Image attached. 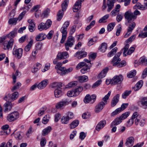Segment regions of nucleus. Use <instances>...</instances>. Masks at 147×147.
Here are the masks:
<instances>
[{
  "instance_id": "53",
  "label": "nucleus",
  "mask_w": 147,
  "mask_h": 147,
  "mask_svg": "<svg viewBox=\"0 0 147 147\" xmlns=\"http://www.w3.org/2000/svg\"><path fill=\"white\" fill-rule=\"evenodd\" d=\"M146 60L145 57H143L140 58L139 60V65L143 64L145 66Z\"/></svg>"
},
{
  "instance_id": "52",
  "label": "nucleus",
  "mask_w": 147,
  "mask_h": 147,
  "mask_svg": "<svg viewBox=\"0 0 147 147\" xmlns=\"http://www.w3.org/2000/svg\"><path fill=\"white\" fill-rule=\"evenodd\" d=\"M129 114L130 113L129 112H127L123 113L119 117L123 120L127 118L129 116Z\"/></svg>"
},
{
  "instance_id": "17",
  "label": "nucleus",
  "mask_w": 147,
  "mask_h": 147,
  "mask_svg": "<svg viewBox=\"0 0 147 147\" xmlns=\"http://www.w3.org/2000/svg\"><path fill=\"white\" fill-rule=\"evenodd\" d=\"M145 123V120L143 119H141L140 117L136 118L135 120V123L136 125H139L141 127L144 126Z\"/></svg>"
},
{
  "instance_id": "9",
  "label": "nucleus",
  "mask_w": 147,
  "mask_h": 147,
  "mask_svg": "<svg viewBox=\"0 0 147 147\" xmlns=\"http://www.w3.org/2000/svg\"><path fill=\"white\" fill-rule=\"evenodd\" d=\"M74 42V38L72 36H69L65 44V49L67 51H68L69 50V47H72Z\"/></svg>"
},
{
  "instance_id": "10",
  "label": "nucleus",
  "mask_w": 147,
  "mask_h": 147,
  "mask_svg": "<svg viewBox=\"0 0 147 147\" xmlns=\"http://www.w3.org/2000/svg\"><path fill=\"white\" fill-rule=\"evenodd\" d=\"M96 98V96L95 95H92L90 96L88 94L86 95L84 100V101L85 103L90 102L91 103H93L95 101Z\"/></svg>"
},
{
  "instance_id": "48",
  "label": "nucleus",
  "mask_w": 147,
  "mask_h": 147,
  "mask_svg": "<svg viewBox=\"0 0 147 147\" xmlns=\"http://www.w3.org/2000/svg\"><path fill=\"white\" fill-rule=\"evenodd\" d=\"M83 88L82 86H78L77 88H76L74 91L76 93V95L78 96L80 93L82 91Z\"/></svg>"
},
{
  "instance_id": "38",
  "label": "nucleus",
  "mask_w": 147,
  "mask_h": 147,
  "mask_svg": "<svg viewBox=\"0 0 147 147\" xmlns=\"http://www.w3.org/2000/svg\"><path fill=\"white\" fill-rule=\"evenodd\" d=\"M79 121L78 120H75L73 121L70 125V127L72 129L75 128L78 125Z\"/></svg>"
},
{
  "instance_id": "21",
  "label": "nucleus",
  "mask_w": 147,
  "mask_h": 147,
  "mask_svg": "<svg viewBox=\"0 0 147 147\" xmlns=\"http://www.w3.org/2000/svg\"><path fill=\"white\" fill-rule=\"evenodd\" d=\"M87 53L85 51H78L74 55L75 57H77L78 55L79 56L78 57V59H80L84 57H85L87 55Z\"/></svg>"
},
{
  "instance_id": "16",
  "label": "nucleus",
  "mask_w": 147,
  "mask_h": 147,
  "mask_svg": "<svg viewBox=\"0 0 147 147\" xmlns=\"http://www.w3.org/2000/svg\"><path fill=\"white\" fill-rule=\"evenodd\" d=\"M48 84V80L47 79L42 81L37 85V87L39 89L45 88Z\"/></svg>"
},
{
  "instance_id": "37",
  "label": "nucleus",
  "mask_w": 147,
  "mask_h": 147,
  "mask_svg": "<svg viewBox=\"0 0 147 147\" xmlns=\"http://www.w3.org/2000/svg\"><path fill=\"white\" fill-rule=\"evenodd\" d=\"M33 40H31L29 42L27 45L25 47L24 51L27 52L29 51L33 43Z\"/></svg>"
},
{
  "instance_id": "64",
  "label": "nucleus",
  "mask_w": 147,
  "mask_h": 147,
  "mask_svg": "<svg viewBox=\"0 0 147 147\" xmlns=\"http://www.w3.org/2000/svg\"><path fill=\"white\" fill-rule=\"evenodd\" d=\"M46 143V139L45 138H41L40 142V144L41 147H43L45 146Z\"/></svg>"
},
{
  "instance_id": "33",
  "label": "nucleus",
  "mask_w": 147,
  "mask_h": 147,
  "mask_svg": "<svg viewBox=\"0 0 147 147\" xmlns=\"http://www.w3.org/2000/svg\"><path fill=\"white\" fill-rule=\"evenodd\" d=\"M66 68L65 67H60L58 69H57V73L60 74L61 75H64L65 74Z\"/></svg>"
},
{
  "instance_id": "27",
  "label": "nucleus",
  "mask_w": 147,
  "mask_h": 147,
  "mask_svg": "<svg viewBox=\"0 0 147 147\" xmlns=\"http://www.w3.org/2000/svg\"><path fill=\"white\" fill-rule=\"evenodd\" d=\"M143 84L142 80H140L134 86L132 87V89L135 91H138L141 88Z\"/></svg>"
},
{
  "instance_id": "44",
  "label": "nucleus",
  "mask_w": 147,
  "mask_h": 147,
  "mask_svg": "<svg viewBox=\"0 0 147 147\" xmlns=\"http://www.w3.org/2000/svg\"><path fill=\"white\" fill-rule=\"evenodd\" d=\"M115 23V22L111 23L109 24L107 26V30L109 32L111 31L113 28Z\"/></svg>"
},
{
  "instance_id": "35",
  "label": "nucleus",
  "mask_w": 147,
  "mask_h": 147,
  "mask_svg": "<svg viewBox=\"0 0 147 147\" xmlns=\"http://www.w3.org/2000/svg\"><path fill=\"white\" fill-rule=\"evenodd\" d=\"M17 33V30L16 29H14L13 30L10 32L9 34L7 35L8 38H9V40L11 38H13L16 35Z\"/></svg>"
},
{
  "instance_id": "1",
  "label": "nucleus",
  "mask_w": 147,
  "mask_h": 147,
  "mask_svg": "<svg viewBox=\"0 0 147 147\" xmlns=\"http://www.w3.org/2000/svg\"><path fill=\"white\" fill-rule=\"evenodd\" d=\"M8 38L7 36H3L0 38V45H3L4 50H9L11 48L13 45V39Z\"/></svg>"
},
{
  "instance_id": "8",
  "label": "nucleus",
  "mask_w": 147,
  "mask_h": 147,
  "mask_svg": "<svg viewBox=\"0 0 147 147\" xmlns=\"http://www.w3.org/2000/svg\"><path fill=\"white\" fill-rule=\"evenodd\" d=\"M124 16L125 19L127 20V22L129 23H130L131 21H134L135 20L133 12L130 10L125 12Z\"/></svg>"
},
{
  "instance_id": "58",
  "label": "nucleus",
  "mask_w": 147,
  "mask_h": 147,
  "mask_svg": "<svg viewBox=\"0 0 147 147\" xmlns=\"http://www.w3.org/2000/svg\"><path fill=\"white\" fill-rule=\"evenodd\" d=\"M64 90V89L66 88V85L65 86L63 83L58 82V88Z\"/></svg>"
},
{
  "instance_id": "5",
  "label": "nucleus",
  "mask_w": 147,
  "mask_h": 147,
  "mask_svg": "<svg viewBox=\"0 0 147 147\" xmlns=\"http://www.w3.org/2000/svg\"><path fill=\"white\" fill-rule=\"evenodd\" d=\"M69 0H65L61 4L62 10H59L57 14V20L60 21L62 19L64 14V11H65L69 3Z\"/></svg>"
},
{
  "instance_id": "43",
  "label": "nucleus",
  "mask_w": 147,
  "mask_h": 147,
  "mask_svg": "<svg viewBox=\"0 0 147 147\" xmlns=\"http://www.w3.org/2000/svg\"><path fill=\"white\" fill-rule=\"evenodd\" d=\"M134 9H139L142 10L145 9V7H143V5H142L140 3H137L136 5L134 7Z\"/></svg>"
},
{
  "instance_id": "45",
  "label": "nucleus",
  "mask_w": 147,
  "mask_h": 147,
  "mask_svg": "<svg viewBox=\"0 0 147 147\" xmlns=\"http://www.w3.org/2000/svg\"><path fill=\"white\" fill-rule=\"evenodd\" d=\"M50 10L48 9H47L45 10L41 14V17L42 18L47 17L49 15L50 12Z\"/></svg>"
},
{
  "instance_id": "25",
  "label": "nucleus",
  "mask_w": 147,
  "mask_h": 147,
  "mask_svg": "<svg viewBox=\"0 0 147 147\" xmlns=\"http://www.w3.org/2000/svg\"><path fill=\"white\" fill-rule=\"evenodd\" d=\"M46 37V35L44 33H41L36 36L35 39L37 41H42L44 40Z\"/></svg>"
},
{
  "instance_id": "24",
  "label": "nucleus",
  "mask_w": 147,
  "mask_h": 147,
  "mask_svg": "<svg viewBox=\"0 0 147 147\" xmlns=\"http://www.w3.org/2000/svg\"><path fill=\"white\" fill-rule=\"evenodd\" d=\"M63 94V90L61 89H56L54 91L55 96L57 98H58L61 96Z\"/></svg>"
},
{
  "instance_id": "11",
  "label": "nucleus",
  "mask_w": 147,
  "mask_h": 147,
  "mask_svg": "<svg viewBox=\"0 0 147 147\" xmlns=\"http://www.w3.org/2000/svg\"><path fill=\"white\" fill-rule=\"evenodd\" d=\"M129 45L128 44H126L123 48V56H126L127 55H130L132 54L134 51L135 48L134 47H131L129 49L127 52L126 53L129 47Z\"/></svg>"
},
{
  "instance_id": "19",
  "label": "nucleus",
  "mask_w": 147,
  "mask_h": 147,
  "mask_svg": "<svg viewBox=\"0 0 147 147\" xmlns=\"http://www.w3.org/2000/svg\"><path fill=\"white\" fill-rule=\"evenodd\" d=\"M69 57L66 51L59 53L57 57V59H64Z\"/></svg>"
},
{
  "instance_id": "13",
  "label": "nucleus",
  "mask_w": 147,
  "mask_h": 147,
  "mask_svg": "<svg viewBox=\"0 0 147 147\" xmlns=\"http://www.w3.org/2000/svg\"><path fill=\"white\" fill-rule=\"evenodd\" d=\"M23 49L21 48L16 49L13 51V55L18 59H20L21 57Z\"/></svg>"
},
{
  "instance_id": "4",
  "label": "nucleus",
  "mask_w": 147,
  "mask_h": 147,
  "mask_svg": "<svg viewBox=\"0 0 147 147\" xmlns=\"http://www.w3.org/2000/svg\"><path fill=\"white\" fill-rule=\"evenodd\" d=\"M69 24V21H66L64 23L61 28V31L62 33V38L60 41L61 43H63L66 39L67 35V30Z\"/></svg>"
},
{
  "instance_id": "6",
  "label": "nucleus",
  "mask_w": 147,
  "mask_h": 147,
  "mask_svg": "<svg viewBox=\"0 0 147 147\" xmlns=\"http://www.w3.org/2000/svg\"><path fill=\"white\" fill-rule=\"evenodd\" d=\"M19 114L17 111L13 112L8 115L7 120L9 122L16 120L19 117Z\"/></svg>"
},
{
  "instance_id": "2",
  "label": "nucleus",
  "mask_w": 147,
  "mask_h": 147,
  "mask_svg": "<svg viewBox=\"0 0 147 147\" xmlns=\"http://www.w3.org/2000/svg\"><path fill=\"white\" fill-rule=\"evenodd\" d=\"M111 92L109 91L102 99V101L98 103L96 106L94 111L96 113H98L100 112L104 107L105 105L107 103V100H108L111 95Z\"/></svg>"
},
{
  "instance_id": "47",
  "label": "nucleus",
  "mask_w": 147,
  "mask_h": 147,
  "mask_svg": "<svg viewBox=\"0 0 147 147\" xmlns=\"http://www.w3.org/2000/svg\"><path fill=\"white\" fill-rule=\"evenodd\" d=\"M4 99L7 102L13 101L11 94H8L4 98Z\"/></svg>"
},
{
  "instance_id": "56",
  "label": "nucleus",
  "mask_w": 147,
  "mask_h": 147,
  "mask_svg": "<svg viewBox=\"0 0 147 147\" xmlns=\"http://www.w3.org/2000/svg\"><path fill=\"white\" fill-rule=\"evenodd\" d=\"M136 26V23L134 22H132L131 24H129L127 29L130 30L131 31H132L135 28Z\"/></svg>"
},
{
  "instance_id": "28",
  "label": "nucleus",
  "mask_w": 147,
  "mask_h": 147,
  "mask_svg": "<svg viewBox=\"0 0 147 147\" xmlns=\"http://www.w3.org/2000/svg\"><path fill=\"white\" fill-rule=\"evenodd\" d=\"M120 6L119 5H117L115 8L111 12V15L112 16H115L120 11Z\"/></svg>"
},
{
  "instance_id": "41",
  "label": "nucleus",
  "mask_w": 147,
  "mask_h": 147,
  "mask_svg": "<svg viewBox=\"0 0 147 147\" xmlns=\"http://www.w3.org/2000/svg\"><path fill=\"white\" fill-rule=\"evenodd\" d=\"M117 49H118L117 47H115L108 53L107 56L108 57H110L113 56L117 52Z\"/></svg>"
},
{
  "instance_id": "7",
  "label": "nucleus",
  "mask_w": 147,
  "mask_h": 147,
  "mask_svg": "<svg viewBox=\"0 0 147 147\" xmlns=\"http://www.w3.org/2000/svg\"><path fill=\"white\" fill-rule=\"evenodd\" d=\"M52 24V22L50 20H48L45 23H41L38 26V29L40 31L44 30H47L49 28Z\"/></svg>"
},
{
  "instance_id": "29",
  "label": "nucleus",
  "mask_w": 147,
  "mask_h": 147,
  "mask_svg": "<svg viewBox=\"0 0 147 147\" xmlns=\"http://www.w3.org/2000/svg\"><path fill=\"white\" fill-rule=\"evenodd\" d=\"M122 121L120 117L116 118L111 123V126H116L119 125L122 122Z\"/></svg>"
},
{
  "instance_id": "46",
  "label": "nucleus",
  "mask_w": 147,
  "mask_h": 147,
  "mask_svg": "<svg viewBox=\"0 0 147 147\" xmlns=\"http://www.w3.org/2000/svg\"><path fill=\"white\" fill-rule=\"evenodd\" d=\"M70 120L66 116H64L62 117L61 119V121L62 123L66 124L69 123V121Z\"/></svg>"
},
{
  "instance_id": "12",
  "label": "nucleus",
  "mask_w": 147,
  "mask_h": 147,
  "mask_svg": "<svg viewBox=\"0 0 147 147\" xmlns=\"http://www.w3.org/2000/svg\"><path fill=\"white\" fill-rule=\"evenodd\" d=\"M123 79V76L121 74L114 76L112 78L113 85L117 84H120L122 82Z\"/></svg>"
},
{
  "instance_id": "32",
  "label": "nucleus",
  "mask_w": 147,
  "mask_h": 147,
  "mask_svg": "<svg viewBox=\"0 0 147 147\" xmlns=\"http://www.w3.org/2000/svg\"><path fill=\"white\" fill-rule=\"evenodd\" d=\"M78 82L77 81H73L69 83L66 85V88H69L74 87L77 85Z\"/></svg>"
},
{
  "instance_id": "61",
  "label": "nucleus",
  "mask_w": 147,
  "mask_h": 147,
  "mask_svg": "<svg viewBox=\"0 0 147 147\" xmlns=\"http://www.w3.org/2000/svg\"><path fill=\"white\" fill-rule=\"evenodd\" d=\"M121 111L122 110L121 108H119L117 109L114 111L111 114V115L112 116H115L120 113Z\"/></svg>"
},
{
  "instance_id": "63",
  "label": "nucleus",
  "mask_w": 147,
  "mask_h": 147,
  "mask_svg": "<svg viewBox=\"0 0 147 147\" xmlns=\"http://www.w3.org/2000/svg\"><path fill=\"white\" fill-rule=\"evenodd\" d=\"M11 94L13 101L16 99L18 97V93L17 92H14Z\"/></svg>"
},
{
  "instance_id": "59",
  "label": "nucleus",
  "mask_w": 147,
  "mask_h": 147,
  "mask_svg": "<svg viewBox=\"0 0 147 147\" xmlns=\"http://www.w3.org/2000/svg\"><path fill=\"white\" fill-rule=\"evenodd\" d=\"M131 90H126L122 94V97L123 98H125L127 96L131 93Z\"/></svg>"
},
{
  "instance_id": "26",
  "label": "nucleus",
  "mask_w": 147,
  "mask_h": 147,
  "mask_svg": "<svg viewBox=\"0 0 147 147\" xmlns=\"http://www.w3.org/2000/svg\"><path fill=\"white\" fill-rule=\"evenodd\" d=\"M108 70L109 68L108 67H106L103 69L99 74L98 77L99 78H102L105 77Z\"/></svg>"
},
{
  "instance_id": "18",
  "label": "nucleus",
  "mask_w": 147,
  "mask_h": 147,
  "mask_svg": "<svg viewBox=\"0 0 147 147\" xmlns=\"http://www.w3.org/2000/svg\"><path fill=\"white\" fill-rule=\"evenodd\" d=\"M120 95L119 94H117L113 98L111 102V106L112 107H114L119 101Z\"/></svg>"
},
{
  "instance_id": "57",
  "label": "nucleus",
  "mask_w": 147,
  "mask_h": 147,
  "mask_svg": "<svg viewBox=\"0 0 147 147\" xmlns=\"http://www.w3.org/2000/svg\"><path fill=\"white\" fill-rule=\"evenodd\" d=\"M67 95L69 97L77 96L74 90L68 91L67 93Z\"/></svg>"
},
{
  "instance_id": "40",
  "label": "nucleus",
  "mask_w": 147,
  "mask_h": 147,
  "mask_svg": "<svg viewBox=\"0 0 147 147\" xmlns=\"http://www.w3.org/2000/svg\"><path fill=\"white\" fill-rule=\"evenodd\" d=\"M9 127V126L8 125H3L1 127L2 129L3 130V132L5 134H7L10 132L9 129H8Z\"/></svg>"
},
{
  "instance_id": "55",
  "label": "nucleus",
  "mask_w": 147,
  "mask_h": 147,
  "mask_svg": "<svg viewBox=\"0 0 147 147\" xmlns=\"http://www.w3.org/2000/svg\"><path fill=\"white\" fill-rule=\"evenodd\" d=\"M102 80L100 79L97 80L96 82L94 83L92 86V88H95L99 86L102 83Z\"/></svg>"
},
{
  "instance_id": "54",
  "label": "nucleus",
  "mask_w": 147,
  "mask_h": 147,
  "mask_svg": "<svg viewBox=\"0 0 147 147\" xmlns=\"http://www.w3.org/2000/svg\"><path fill=\"white\" fill-rule=\"evenodd\" d=\"M49 115H45L43 118L42 123L44 124H47L49 121Z\"/></svg>"
},
{
  "instance_id": "23",
  "label": "nucleus",
  "mask_w": 147,
  "mask_h": 147,
  "mask_svg": "<svg viewBox=\"0 0 147 147\" xmlns=\"http://www.w3.org/2000/svg\"><path fill=\"white\" fill-rule=\"evenodd\" d=\"M106 124V121L105 120L100 121L96 126V129L99 131L104 127Z\"/></svg>"
},
{
  "instance_id": "42",
  "label": "nucleus",
  "mask_w": 147,
  "mask_h": 147,
  "mask_svg": "<svg viewBox=\"0 0 147 147\" xmlns=\"http://www.w3.org/2000/svg\"><path fill=\"white\" fill-rule=\"evenodd\" d=\"M90 68L87 65H86L85 66L83 67L81 70V72L82 74H84L88 71V70L89 71Z\"/></svg>"
},
{
  "instance_id": "15",
  "label": "nucleus",
  "mask_w": 147,
  "mask_h": 147,
  "mask_svg": "<svg viewBox=\"0 0 147 147\" xmlns=\"http://www.w3.org/2000/svg\"><path fill=\"white\" fill-rule=\"evenodd\" d=\"M84 0H78L73 7V11L74 12H77L80 8L81 4Z\"/></svg>"
},
{
  "instance_id": "34",
  "label": "nucleus",
  "mask_w": 147,
  "mask_h": 147,
  "mask_svg": "<svg viewBox=\"0 0 147 147\" xmlns=\"http://www.w3.org/2000/svg\"><path fill=\"white\" fill-rule=\"evenodd\" d=\"M78 80L80 82H86L88 80V78L86 76H79L78 77Z\"/></svg>"
},
{
  "instance_id": "30",
  "label": "nucleus",
  "mask_w": 147,
  "mask_h": 147,
  "mask_svg": "<svg viewBox=\"0 0 147 147\" xmlns=\"http://www.w3.org/2000/svg\"><path fill=\"white\" fill-rule=\"evenodd\" d=\"M140 102L144 108H147V97H144L141 98Z\"/></svg>"
},
{
  "instance_id": "60",
  "label": "nucleus",
  "mask_w": 147,
  "mask_h": 147,
  "mask_svg": "<svg viewBox=\"0 0 147 147\" xmlns=\"http://www.w3.org/2000/svg\"><path fill=\"white\" fill-rule=\"evenodd\" d=\"M109 14H107L103 17L101 18L99 20L98 22L101 23L104 22L105 21L109 18Z\"/></svg>"
},
{
  "instance_id": "3",
  "label": "nucleus",
  "mask_w": 147,
  "mask_h": 147,
  "mask_svg": "<svg viewBox=\"0 0 147 147\" xmlns=\"http://www.w3.org/2000/svg\"><path fill=\"white\" fill-rule=\"evenodd\" d=\"M122 50L121 51L118 52L115 55L113 58L111 63L114 66H117L119 67H123L126 65V63L125 61H122L121 62V59L119 57L122 53Z\"/></svg>"
},
{
  "instance_id": "22",
  "label": "nucleus",
  "mask_w": 147,
  "mask_h": 147,
  "mask_svg": "<svg viewBox=\"0 0 147 147\" xmlns=\"http://www.w3.org/2000/svg\"><path fill=\"white\" fill-rule=\"evenodd\" d=\"M13 106V104L10 102H7L4 105V107L5 108L4 111H10Z\"/></svg>"
},
{
  "instance_id": "36",
  "label": "nucleus",
  "mask_w": 147,
  "mask_h": 147,
  "mask_svg": "<svg viewBox=\"0 0 147 147\" xmlns=\"http://www.w3.org/2000/svg\"><path fill=\"white\" fill-rule=\"evenodd\" d=\"M107 47V44L106 43L104 42L101 44L99 50L102 52H104L106 50Z\"/></svg>"
},
{
  "instance_id": "49",
  "label": "nucleus",
  "mask_w": 147,
  "mask_h": 147,
  "mask_svg": "<svg viewBox=\"0 0 147 147\" xmlns=\"http://www.w3.org/2000/svg\"><path fill=\"white\" fill-rule=\"evenodd\" d=\"M28 29L31 32H33L35 29V23L29 24L28 25Z\"/></svg>"
},
{
  "instance_id": "62",
  "label": "nucleus",
  "mask_w": 147,
  "mask_h": 147,
  "mask_svg": "<svg viewBox=\"0 0 147 147\" xmlns=\"http://www.w3.org/2000/svg\"><path fill=\"white\" fill-rule=\"evenodd\" d=\"M96 38H93L92 39H91L88 41V45L89 46H91L95 43L96 42Z\"/></svg>"
},
{
  "instance_id": "14",
  "label": "nucleus",
  "mask_w": 147,
  "mask_h": 147,
  "mask_svg": "<svg viewBox=\"0 0 147 147\" xmlns=\"http://www.w3.org/2000/svg\"><path fill=\"white\" fill-rule=\"evenodd\" d=\"M69 104V102L67 100H65L57 103L55 107L57 109H61Z\"/></svg>"
},
{
  "instance_id": "39",
  "label": "nucleus",
  "mask_w": 147,
  "mask_h": 147,
  "mask_svg": "<svg viewBox=\"0 0 147 147\" xmlns=\"http://www.w3.org/2000/svg\"><path fill=\"white\" fill-rule=\"evenodd\" d=\"M18 20L17 18H12L9 19L8 23L9 25H15L17 23Z\"/></svg>"
},
{
  "instance_id": "20",
  "label": "nucleus",
  "mask_w": 147,
  "mask_h": 147,
  "mask_svg": "<svg viewBox=\"0 0 147 147\" xmlns=\"http://www.w3.org/2000/svg\"><path fill=\"white\" fill-rule=\"evenodd\" d=\"M134 142V138L132 136L129 137L127 139L125 144L128 147H131L133 145Z\"/></svg>"
},
{
  "instance_id": "31",
  "label": "nucleus",
  "mask_w": 147,
  "mask_h": 147,
  "mask_svg": "<svg viewBox=\"0 0 147 147\" xmlns=\"http://www.w3.org/2000/svg\"><path fill=\"white\" fill-rule=\"evenodd\" d=\"M51 129L52 128L51 126L47 127L43 129L42 133V135L45 136L47 135L51 131Z\"/></svg>"
},
{
  "instance_id": "50",
  "label": "nucleus",
  "mask_w": 147,
  "mask_h": 147,
  "mask_svg": "<svg viewBox=\"0 0 147 147\" xmlns=\"http://www.w3.org/2000/svg\"><path fill=\"white\" fill-rule=\"evenodd\" d=\"M86 65V63L84 62H82L79 63L77 65L76 69H79L82 67H84Z\"/></svg>"
},
{
  "instance_id": "51",
  "label": "nucleus",
  "mask_w": 147,
  "mask_h": 147,
  "mask_svg": "<svg viewBox=\"0 0 147 147\" xmlns=\"http://www.w3.org/2000/svg\"><path fill=\"white\" fill-rule=\"evenodd\" d=\"M136 71L135 70H132L128 74L127 76L129 78H132L136 75Z\"/></svg>"
}]
</instances>
